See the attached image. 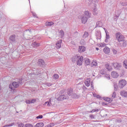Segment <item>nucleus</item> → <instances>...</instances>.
<instances>
[{"instance_id":"a878e982","label":"nucleus","mask_w":127,"mask_h":127,"mask_svg":"<svg viewBox=\"0 0 127 127\" xmlns=\"http://www.w3.org/2000/svg\"><path fill=\"white\" fill-rule=\"evenodd\" d=\"M98 65V63H97V61H93L91 63V66L92 67H96V66Z\"/></svg>"},{"instance_id":"0e129e2a","label":"nucleus","mask_w":127,"mask_h":127,"mask_svg":"<svg viewBox=\"0 0 127 127\" xmlns=\"http://www.w3.org/2000/svg\"><path fill=\"white\" fill-rule=\"evenodd\" d=\"M119 15H118V16H117V17H118Z\"/></svg>"},{"instance_id":"c85d7f7f","label":"nucleus","mask_w":127,"mask_h":127,"mask_svg":"<svg viewBox=\"0 0 127 127\" xmlns=\"http://www.w3.org/2000/svg\"><path fill=\"white\" fill-rule=\"evenodd\" d=\"M88 36H89V33L87 32H85L83 35V38H87Z\"/></svg>"},{"instance_id":"a19ab883","label":"nucleus","mask_w":127,"mask_h":127,"mask_svg":"<svg viewBox=\"0 0 127 127\" xmlns=\"http://www.w3.org/2000/svg\"><path fill=\"white\" fill-rule=\"evenodd\" d=\"M114 90L115 91H118V85L115 84L114 85Z\"/></svg>"},{"instance_id":"79ce46f5","label":"nucleus","mask_w":127,"mask_h":127,"mask_svg":"<svg viewBox=\"0 0 127 127\" xmlns=\"http://www.w3.org/2000/svg\"><path fill=\"white\" fill-rule=\"evenodd\" d=\"M18 127H24V124L22 123H20V124L18 125Z\"/></svg>"},{"instance_id":"2eb2a0df","label":"nucleus","mask_w":127,"mask_h":127,"mask_svg":"<svg viewBox=\"0 0 127 127\" xmlns=\"http://www.w3.org/2000/svg\"><path fill=\"white\" fill-rule=\"evenodd\" d=\"M91 79L90 78L87 79L84 82L85 86L87 87H89L90 86V84L91 83Z\"/></svg>"},{"instance_id":"ddd939ff","label":"nucleus","mask_w":127,"mask_h":127,"mask_svg":"<svg viewBox=\"0 0 127 127\" xmlns=\"http://www.w3.org/2000/svg\"><path fill=\"white\" fill-rule=\"evenodd\" d=\"M111 76L113 78H117L119 77V74L116 71H112L111 73Z\"/></svg>"},{"instance_id":"4d7b16f0","label":"nucleus","mask_w":127,"mask_h":127,"mask_svg":"<svg viewBox=\"0 0 127 127\" xmlns=\"http://www.w3.org/2000/svg\"><path fill=\"white\" fill-rule=\"evenodd\" d=\"M108 39H105V42H108Z\"/></svg>"},{"instance_id":"39448f33","label":"nucleus","mask_w":127,"mask_h":127,"mask_svg":"<svg viewBox=\"0 0 127 127\" xmlns=\"http://www.w3.org/2000/svg\"><path fill=\"white\" fill-rule=\"evenodd\" d=\"M69 99V97L67 95H62L60 96L58 98V101H63L64 100H68Z\"/></svg>"},{"instance_id":"e433bc0d","label":"nucleus","mask_w":127,"mask_h":127,"mask_svg":"<svg viewBox=\"0 0 127 127\" xmlns=\"http://www.w3.org/2000/svg\"><path fill=\"white\" fill-rule=\"evenodd\" d=\"M105 78H106L107 79H108V80H110V79H111L110 77V75L109 74H106L105 75Z\"/></svg>"},{"instance_id":"49530a36","label":"nucleus","mask_w":127,"mask_h":127,"mask_svg":"<svg viewBox=\"0 0 127 127\" xmlns=\"http://www.w3.org/2000/svg\"><path fill=\"white\" fill-rule=\"evenodd\" d=\"M122 5H123V6H126L127 5V2H123L122 3Z\"/></svg>"},{"instance_id":"4468645a","label":"nucleus","mask_w":127,"mask_h":127,"mask_svg":"<svg viewBox=\"0 0 127 127\" xmlns=\"http://www.w3.org/2000/svg\"><path fill=\"white\" fill-rule=\"evenodd\" d=\"M110 48H109V47H105V48L103 49V52H104V53H105V54H109V53H110Z\"/></svg>"},{"instance_id":"3c124183","label":"nucleus","mask_w":127,"mask_h":127,"mask_svg":"<svg viewBox=\"0 0 127 127\" xmlns=\"http://www.w3.org/2000/svg\"><path fill=\"white\" fill-rule=\"evenodd\" d=\"M89 117H90V118H91L92 119H95V116H94V115H90L89 116Z\"/></svg>"},{"instance_id":"b1692460","label":"nucleus","mask_w":127,"mask_h":127,"mask_svg":"<svg viewBox=\"0 0 127 127\" xmlns=\"http://www.w3.org/2000/svg\"><path fill=\"white\" fill-rule=\"evenodd\" d=\"M106 68L108 70V71H111L112 70V66L108 64L105 65Z\"/></svg>"},{"instance_id":"13d9d810","label":"nucleus","mask_w":127,"mask_h":127,"mask_svg":"<svg viewBox=\"0 0 127 127\" xmlns=\"http://www.w3.org/2000/svg\"><path fill=\"white\" fill-rule=\"evenodd\" d=\"M96 50L98 51V50H99V48H96Z\"/></svg>"},{"instance_id":"c03bdc74","label":"nucleus","mask_w":127,"mask_h":127,"mask_svg":"<svg viewBox=\"0 0 127 127\" xmlns=\"http://www.w3.org/2000/svg\"><path fill=\"white\" fill-rule=\"evenodd\" d=\"M48 127H54V123H51L48 125Z\"/></svg>"},{"instance_id":"4c0bfd02","label":"nucleus","mask_w":127,"mask_h":127,"mask_svg":"<svg viewBox=\"0 0 127 127\" xmlns=\"http://www.w3.org/2000/svg\"><path fill=\"white\" fill-rule=\"evenodd\" d=\"M116 92H114L112 95V98H113V99H115V98H116Z\"/></svg>"},{"instance_id":"bb28decb","label":"nucleus","mask_w":127,"mask_h":127,"mask_svg":"<svg viewBox=\"0 0 127 127\" xmlns=\"http://www.w3.org/2000/svg\"><path fill=\"white\" fill-rule=\"evenodd\" d=\"M105 101H106V102H109V103H111V102H113V99L109 97H107L105 99Z\"/></svg>"},{"instance_id":"9b49d317","label":"nucleus","mask_w":127,"mask_h":127,"mask_svg":"<svg viewBox=\"0 0 127 127\" xmlns=\"http://www.w3.org/2000/svg\"><path fill=\"white\" fill-rule=\"evenodd\" d=\"M96 39L97 40H100V39L102 38V35L101 34V32H96Z\"/></svg>"},{"instance_id":"f3484780","label":"nucleus","mask_w":127,"mask_h":127,"mask_svg":"<svg viewBox=\"0 0 127 127\" xmlns=\"http://www.w3.org/2000/svg\"><path fill=\"white\" fill-rule=\"evenodd\" d=\"M67 93L68 96H72L73 95V89L72 88H68L67 90Z\"/></svg>"},{"instance_id":"423d86ee","label":"nucleus","mask_w":127,"mask_h":127,"mask_svg":"<svg viewBox=\"0 0 127 127\" xmlns=\"http://www.w3.org/2000/svg\"><path fill=\"white\" fill-rule=\"evenodd\" d=\"M127 85V81L125 80L122 79L119 81V87L124 88Z\"/></svg>"},{"instance_id":"c9c22d12","label":"nucleus","mask_w":127,"mask_h":127,"mask_svg":"<svg viewBox=\"0 0 127 127\" xmlns=\"http://www.w3.org/2000/svg\"><path fill=\"white\" fill-rule=\"evenodd\" d=\"M53 24H54V23H53V22H49L47 24V25L49 26H51V25H53Z\"/></svg>"},{"instance_id":"f257e3e1","label":"nucleus","mask_w":127,"mask_h":127,"mask_svg":"<svg viewBox=\"0 0 127 127\" xmlns=\"http://www.w3.org/2000/svg\"><path fill=\"white\" fill-rule=\"evenodd\" d=\"M83 57H80L78 56H73L71 59V61L73 62V63H75V62L76 63L77 65L78 66L82 65V64H83Z\"/></svg>"},{"instance_id":"5fc2aeb1","label":"nucleus","mask_w":127,"mask_h":127,"mask_svg":"<svg viewBox=\"0 0 127 127\" xmlns=\"http://www.w3.org/2000/svg\"><path fill=\"white\" fill-rule=\"evenodd\" d=\"M83 41H84V40H82L80 41V43H81V44H85V42L82 43Z\"/></svg>"},{"instance_id":"6e6d98bb","label":"nucleus","mask_w":127,"mask_h":127,"mask_svg":"<svg viewBox=\"0 0 127 127\" xmlns=\"http://www.w3.org/2000/svg\"><path fill=\"white\" fill-rule=\"evenodd\" d=\"M52 84L51 83H48L47 86H48V87H50V86H52Z\"/></svg>"},{"instance_id":"aec40b11","label":"nucleus","mask_w":127,"mask_h":127,"mask_svg":"<svg viewBox=\"0 0 127 127\" xmlns=\"http://www.w3.org/2000/svg\"><path fill=\"white\" fill-rule=\"evenodd\" d=\"M59 33L62 38H63L64 37V35H65V33H64V31L63 30H61L59 31Z\"/></svg>"},{"instance_id":"cd10ccee","label":"nucleus","mask_w":127,"mask_h":127,"mask_svg":"<svg viewBox=\"0 0 127 127\" xmlns=\"http://www.w3.org/2000/svg\"><path fill=\"white\" fill-rule=\"evenodd\" d=\"M33 46H34L35 47H38L40 45V44L38 43L37 42H34L32 44Z\"/></svg>"},{"instance_id":"09e8293b","label":"nucleus","mask_w":127,"mask_h":127,"mask_svg":"<svg viewBox=\"0 0 127 127\" xmlns=\"http://www.w3.org/2000/svg\"><path fill=\"white\" fill-rule=\"evenodd\" d=\"M35 102H36V100L35 99H32L31 101V104H33V103H35Z\"/></svg>"},{"instance_id":"864d4df0","label":"nucleus","mask_w":127,"mask_h":127,"mask_svg":"<svg viewBox=\"0 0 127 127\" xmlns=\"http://www.w3.org/2000/svg\"><path fill=\"white\" fill-rule=\"evenodd\" d=\"M91 87L92 89H94V84H93V82H91Z\"/></svg>"},{"instance_id":"ea45409f","label":"nucleus","mask_w":127,"mask_h":127,"mask_svg":"<svg viewBox=\"0 0 127 127\" xmlns=\"http://www.w3.org/2000/svg\"><path fill=\"white\" fill-rule=\"evenodd\" d=\"M43 116L40 115H39L38 116L36 117V119H43Z\"/></svg>"},{"instance_id":"f704fd0d","label":"nucleus","mask_w":127,"mask_h":127,"mask_svg":"<svg viewBox=\"0 0 127 127\" xmlns=\"http://www.w3.org/2000/svg\"><path fill=\"white\" fill-rule=\"evenodd\" d=\"M78 35L79 33H78V32H75L73 34V37H74L76 38V37H78Z\"/></svg>"},{"instance_id":"f8f14e48","label":"nucleus","mask_w":127,"mask_h":127,"mask_svg":"<svg viewBox=\"0 0 127 127\" xmlns=\"http://www.w3.org/2000/svg\"><path fill=\"white\" fill-rule=\"evenodd\" d=\"M121 96L122 97H125V98H127V92L125 90H123L120 92Z\"/></svg>"},{"instance_id":"bf43d9fd","label":"nucleus","mask_w":127,"mask_h":127,"mask_svg":"<svg viewBox=\"0 0 127 127\" xmlns=\"http://www.w3.org/2000/svg\"><path fill=\"white\" fill-rule=\"evenodd\" d=\"M90 2H92L93 1V0H88Z\"/></svg>"},{"instance_id":"7c9ffc66","label":"nucleus","mask_w":127,"mask_h":127,"mask_svg":"<svg viewBox=\"0 0 127 127\" xmlns=\"http://www.w3.org/2000/svg\"><path fill=\"white\" fill-rule=\"evenodd\" d=\"M106 44L105 43H101L99 45V47H105Z\"/></svg>"},{"instance_id":"a211bd4d","label":"nucleus","mask_w":127,"mask_h":127,"mask_svg":"<svg viewBox=\"0 0 127 127\" xmlns=\"http://www.w3.org/2000/svg\"><path fill=\"white\" fill-rule=\"evenodd\" d=\"M85 16L87 17V18H91V13H90L88 11H85L84 12Z\"/></svg>"},{"instance_id":"37998d69","label":"nucleus","mask_w":127,"mask_h":127,"mask_svg":"<svg viewBox=\"0 0 127 127\" xmlns=\"http://www.w3.org/2000/svg\"><path fill=\"white\" fill-rule=\"evenodd\" d=\"M124 64L126 66V68H127V60H125L124 62Z\"/></svg>"},{"instance_id":"a18cd8bd","label":"nucleus","mask_w":127,"mask_h":127,"mask_svg":"<svg viewBox=\"0 0 127 127\" xmlns=\"http://www.w3.org/2000/svg\"><path fill=\"white\" fill-rule=\"evenodd\" d=\"M26 104H31V101L29 100H26Z\"/></svg>"},{"instance_id":"052dcab7","label":"nucleus","mask_w":127,"mask_h":127,"mask_svg":"<svg viewBox=\"0 0 127 127\" xmlns=\"http://www.w3.org/2000/svg\"><path fill=\"white\" fill-rule=\"evenodd\" d=\"M1 89H0V93H1Z\"/></svg>"},{"instance_id":"0eeeda50","label":"nucleus","mask_w":127,"mask_h":127,"mask_svg":"<svg viewBox=\"0 0 127 127\" xmlns=\"http://www.w3.org/2000/svg\"><path fill=\"white\" fill-rule=\"evenodd\" d=\"M9 39L11 42L14 43L15 41H16V36H15V35H11L9 37Z\"/></svg>"},{"instance_id":"e2e57ef3","label":"nucleus","mask_w":127,"mask_h":127,"mask_svg":"<svg viewBox=\"0 0 127 127\" xmlns=\"http://www.w3.org/2000/svg\"><path fill=\"white\" fill-rule=\"evenodd\" d=\"M45 105H47V103H46V102L45 103Z\"/></svg>"},{"instance_id":"dca6fc26","label":"nucleus","mask_w":127,"mask_h":127,"mask_svg":"<svg viewBox=\"0 0 127 127\" xmlns=\"http://www.w3.org/2000/svg\"><path fill=\"white\" fill-rule=\"evenodd\" d=\"M93 12L94 15H97V14H98V10L96 4L94 5V8H93Z\"/></svg>"},{"instance_id":"473e14b6","label":"nucleus","mask_w":127,"mask_h":127,"mask_svg":"<svg viewBox=\"0 0 127 127\" xmlns=\"http://www.w3.org/2000/svg\"><path fill=\"white\" fill-rule=\"evenodd\" d=\"M24 127H33V125H32V124H27L25 125Z\"/></svg>"},{"instance_id":"9d476101","label":"nucleus","mask_w":127,"mask_h":127,"mask_svg":"<svg viewBox=\"0 0 127 127\" xmlns=\"http://www.w3.org/2000/svg\"><path fill=\"white\" fill-rule=\"evenodd\" d=\"M86 51V48L84 46H79L78 49V52L82 53V52H85Z\"/></svg>"},{"instance_id":"1a4fd4ad","label":"nucleus","mask_w":127,"mask_h":127,"mask_svg":"<svg viewBox=\"0 0 127 127\" xmlns=\"http://www.w3.org/2000/svg\"><path fill=\"white\" fill-rule=\"evenodd\" d=\"M61 43H62V40H59L56 43V47L57 49H60L61 48Z\"/></svg>"},{"instance_id":"7ed1b4c3","label":"nucleus","mask_w":127,"mask_h":127,"mask_svg":"<svg viewBox=\"0 0 127 127\" xmlns=\"http://www.w3.org/2000/svg\"><path fill=\"white\" fill-rule=\"evenodd\" d=\"M116 39L118 42H122L125 40V36L123 35L120 32H117L116 33Z\"/></svg>"},{"instance_id":"58836bf2","label":"nucleus","mask_w":127,"mask_h":127,"mask_svg":"<svg viewBox=\"0 0 127 127\" xmlns=\"http://www.w3.org/2000/svg\"><path fill=\"white\" fill-rule=\"evenodd\" d=\"M95 112H99V109H93L90 113H95Z\"/></svg>"},{"instance_id":"6e6552de","label":"nucleus","mask_w":127,"mask_h":127,"mask_svg":"<svg viewBox=\"0 0 127 127\" xmlns=\"http://www.w3.org/2000/svg\"><path fill=\"white\" fill-rule=\"evenodd\" d=\"M111 65H113L115 69H119L122 66L121 64H119L118 63H112Z\"/></svg>"},{"instance_id":"c756f323","label":"nucleus","mask_w":127,"mask_h":127,"mask_svg":"<svg viewBox=\"0 0 127 127\" xmlns=\"http://www.w3.org/2000/svg\"><path fill=\"white\" fill-rule=\"evenodd\" d=\"M122 42H123V45L124 47H126L127 45V41L124 40V41H122Z\"/></svg>"},{"instance_id":"680f3d73","label":"nucleus","mask_w":127,"mask_h":127,"mask_svg":"<svg viewBox=\"0 0 127 127\" xmlns=\"http://www.w3.org/2000/svg\"><path fill=\"white\" fill-rule=\"evenodd\" d=\"M0 18H1V14H0Z\"/></svg>"},{"instance_id":"f03ea898","label":"nucleus","mask_w":127,"mask_h":127,"mask_svg":"<svg viewBox=\"0 0 127 127\" xmlns=\"http://www.w3.org/2000/svg\"><path fill=\"white\" fill-rule=\"evenodd\" d=\"M21 84H22V78L19 79L18 82H13L12 84L9 85V88L11 90H14V88H18L19 85Z\"/></svg>"},{"instance_id":"2f4dec72","label":"nucleus","mask_w":127,"mask_h":127,"mask_svg":"<svg viewBox=\"0 0 127 127\" xmlns=\"http://www.w3.org/2000/svg\"><path fill=\"white\" fill-rule=\"evenodd\" d=\"M58 78H59V75H58V74H55L54 75V79L55 80H57V79H58Z\"/></svg>"},{"instance_id":"393cba45","label":"nucleus","mask_w":127,"mask_h":127,"mask_svg":"<svg viewBox=\"0 0 127 127\" xmlns=\"http://www.w3.org/2000/svg\"><path fill=\"white\" fill-rule=\"evenodd\" d=\"M51 100H52V98H50L49 101L46 102V104H47L48 107H50V105H52V102Z\"/></svg>"},{"instance_id":"8fccbe9b","label":"nucleus","mask_w":127,"mask_h":127,"mask_svg":"<svg viewBox=\"0 0 127 127\" xmlns=\"http://www.w3.org/2000/svg\"><path fill=\"white\" fill-rule=\"evenodd\" d=\"M106 39H110V36H109V34H106Z\"/></svg>"},{"instance_id":"4be33fe9","label":"nucleus","mask_w":127,"mask_h":127,"mask_svg":"<svg viewBox=\"0 0 127 127\" xmlns=\"http://www.w3.org/2000/svg\"><path fill=\"white\" fill-rule=\"evenodd\" d=\"M103 24L101 21H98L96 23V27H102Z\"/></svg>"},{"instance_id":"de8ad7c7","label":"nucleus","mask_w":127,"mask_h":127,"mask_svg":"<svg viewBox=\"0 0 127 127\" xmlns=\"http://www.w3.org/2000/svg\"><path fill=\"white\" fill-rule=\"evenodd\" d=\"M113 53H114V54H117V53H118V51H117V50L114 49L113 50Z\"/></svg>"},{"instance_id":"72a5a7b5","label":"nucleus","mask_w":127,"mask_h":127,"mask_svg":"<svg viewBox=\"0 0 127 127\" xmlns=\"http://www.w3.org/2000/svg\"><path fill=\"white\" fill-rule=\"evenodd\" d=\"M100 73L101 74V75H105V74H106V71L104 69H101Z\"/></svg>"},{"instance_id":"603ef678","label":"nucleus","mask_w":127,"mask_h":127,"mask_svg":"<svg viewBox=\"0 0 127 127\" xmlns=\"http://www.w3.org/2000/svg\"><path fill=\"white\" fill-rule=\"evenodd\" d=\"M32 14L34 17H36V16H37V15H36V13H35L32 12Z\"/></svg>"},{"instance_id":"412c9836","label":"nucleus","mask_w":127,"mask_h":127,"mask_svg":"<svg viewBox=\"0 0 127 127\" xmlns=\"http://www.w3.org/2000/svg\"><path fill=\"white\" fill-rule=\"evenodd\" d=\"M85 62V65H86L87 66L91 64V60H90V59H86Z\"/></svg>"},{"instance_id":"5701e85b","label":"nucleus","mask_w":127,"mask_h":127,"mask_svg":"<svg viewBox=\"0 0 127 127\" xmlns=\"http://www.w3.org/2000/svg\"><path fill=\"white\" fill-rule=\"evenodd\" d=\"M44 126L43 123H37L34 127H43Z\"/></svg>"},{"instance_id":"6ab92c4d","label":"nucleus","mask_w":127,"mask_h":127,"mask_svg":"<svg viewBox=\"0 0 127 127\" xmlns=\"http://www.w3.org/2000/svg\"><path fill=\"white\" fill-rule=\"evenodd\" d=\"M38 64L39 65V66H41V65H44L45 63L42 59H39L38 62Z\"/></svg>"},{"instance_id":"20e7f679","label":"nucleus","mask_w":127,"mask_h":127,"mask_svg":"<svg viewBox=\"0 0 127 127\" xmlns=\"http://www.w3.org/2000/svg\"><path fill=\"white\" fill-rule=\"evenodd\" d=\"M79 19H81L82 23L83 24H85L87 21H88V18L87 17L85 16L84 15H81L78 16Z\"/></svg>"}]
</instances>
